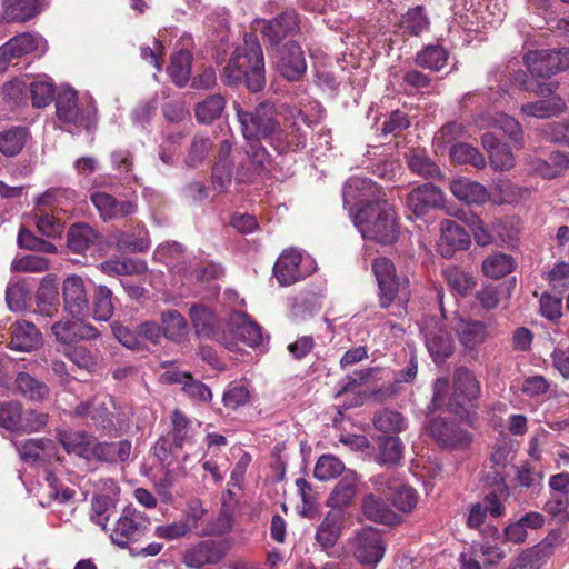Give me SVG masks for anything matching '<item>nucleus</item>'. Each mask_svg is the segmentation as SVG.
I'll list each match as a JSON object with an SVG mask.
<instances>
[{
  "label": "nucleus",
  "instance_id": "obj_1",
  "mask_svg": "<svg viewBox=\"0 0 569 569\" xmlns=\"http://www.w3.org/2000/svg\"><path fill=\"white\" fill-rule=\"evenodd\" d=\"M234 110L246 140L263 139L278 154L303 149L307 144V133L301 130L299 122L307 126L310 122L302 111H297L291 119L286 118L281 127L273 102H260L253 111H244L239 103H234Z\"/></svg>",
  "mask_w": 569,
  "mask_h": 569
},
{
  "label": "nucleus",
  "instance_id": "obj_2",
  "mask_svg": "<svg viewBox=\"0 0 569 569\" xmlns=\"http://www.w3.org/2000/svg\"><path fill=\"white\" fill-rule=\"evenodd\" d=\"M221 80L227 86H237L244 81L251 92L263 89L266 84L264 59L256 36L247 34L243 46L232 52L221 72Z\"/></svg>",
  "mask_w": 569,
  "mask_h": 569
},
{
  "label": "nucleus",
  "instance_id": "obj_3",
  "mask_svg": "<svg viewBox=\"0 0 569 569\" xmlns=\"http://www.w3.org/2000/svg\"><path fill=\"white\" fill-rule=\"evenodd\" d=\"M352 220L366 240L387 246L398 239L399 228L396 212L386 200L362 206L353 214Z\"/></svg>",
  "mask_w": 569,
  "mask_h": 569
},
{
  "label": "nucleus",
  "instance_id": "obj_4",
  "mask_svg": "<svg viewBox=\"0 0 569 569\" xmlns=\"http://www.w3.org/2000/svg\"><path fill=\"white\" fill-rule=\"evenodd\" d=\"M353 558L363 566L375 568L383 558L386 546L378 529L363 527L348 540Z\"/></svg>",
  "mask_w": 569,
  "mask_h": 569
},
{
  "label": "nucleus",
  "instance_id": "obj_5",
  "mask_svg": "<svg viewBox=\"0 0 569 569\" xmlns=\"http://www.w3.org/2000/svg\"><path fill=\"white\" fill-rule=\"evenodd\" d=\"M57 117L64 123L82 127L91 130L97 123V109L93 104L80 107L78 103L77 92L67 89L59 92L56 99Z\"/></svg>",
  "mask_w": 569,
  "mask_h": 569
},
{
  "label": "nucleus",
  "instance_id": "obj_6",
  "mask_svg": "<svg viewBox=\"0 0 569 569\" xmlns=\"http://www.w3.org/2000/svg\"><path fill=\"white\" fill-rule=\"evenodd\" d=\"M148 530L146 517L132 507H126L110 532L112 543L128 548L140 540Z\"/></svg>",
  "mask_w": 569,
  "mask_h": 569
},
{
  "label": "nucleus",
  "instance_id": "obj_7",
  "mask_svg": "<svg viewBox=\"0 0 569 569\" xmlns=\"http://www.w3.org/2000/svg\"><path fill=\"white\" fill-rule=\"evenodd\" d=\"M523 61L533 77L549 78L569 67V49L529 51Z\"/></svg>",
  "mask_w": 569,
  "mask_h": 569
},
{
  "label": "nucleus",
  "instance_id": "obj_8",
  "mask_svg": "<svg viewBox=\"0 0 569 569\" xmlns=\"http://www.w3.org/2000/svg\"><path fill=\"white\" fill-rule=\"evenodd\" d=\"M428 436L443 449H461L469 446L471 436L461 429L453 420L435 417L425 427Z\"/></svg>",
  "mask_w": 569,
  "mask_h": 569
},
{
  "label": "nucleus",
  "instance_id": "obj_9",
  "mask_svg": "<svg viewBox=\"0 0 569 569\" xmlns=\"http://www.w3.org/2000/svg\"><path fill=\"white\" fill-rule=\"evenodd\" d=\"M480 383L467 368H458L453 376V393L449 399L450 412L460 415L480 396Z\"/></svg>",
  "mask_w": 569,
  "mask_h": 569
},
{
  "label": "nucleus",
  "instance_id": "obj_10",
  "mask_svg": "<svg viewBox=\"0 0 569 569\" xmlns=\"http://www.w3.org/2000/svg\"><path fill=\"white\" fill-rule=\"evenodd\" d=\"M51 332L57 342L64 348L81 341H96L101 332L97 327L82 319H64L51 325Z\"/></svg>",
  "mask_w": 569,
  "mask_h": 569
},
{
  "label": "nucleus",
  "instance_id": "obj_11",
  "mask_svg": "<svg viewBox=\"0 0 569 569\" xmlns=\"http://www.w3.org/2000/svg\"><path fill=\"white\" fill-rule=\"evenodd\" d=\"M422 332L426 347L436 363H442L453 353V339L442 322L435 318L428 319Z\"/></svg>",
  "mask_w": 569,
  "mask_h": 569
},
{
  "label": "nucleus",
  "instance_id": "obj_12",
  "mask_svg": "<svg viewBox=\"0 0 569 569\" xmlns=\"http://www.w3.org/2000/svg\"><path fill=\"white\" fill-rule=\"evenodd\" d=\"M228 332L231 336V339L228 338L229 341L239 340L252 348L260 346L263 340L262 328L241 311L230 313ZM232 346L233 343L227 347L231 348Z\"/></svg>",
  "mask_w": 569,
  "mask_h": 569
},
{
  "label": "nucleus",
  "instance_id": "obj_13",
  "mask_svg": "<svg viewBox=\"0 0 569 569\" xmlns=\"http://www.w3.org/2000/svg\"><path fill=\"white\" fill-rule=\"evenodd\" d=\"M506 557L505 550L488 541L476 542L469 552L460 555L461 569H488Z\"/></svg>",
  "mask_w": 569,
  "mask_h": 569
},
{
  "label": "nucleus",
  "instance_id": "obj_14",
  "mask_svg": "<svg viewBox=\"0 0 569 569\" xmlns=\"http://www.w3.org/2000/svg\"><path fill=\"white\" fill-rule=\"evenodd\" d=\"M90 201L104 221L123 219L137 212L138 206L132 200H118L113 196L94 191L90 194Z\"/></svg>",
  "mask_w": 569,
  "mask_h": 569
},
{
  "label": "nucleus",
  "instance_id": "obj_15",
  "mask_svg": "<svg viewBox=\"0 0 569 569\" xmlns=\"http://www.w3.org/2000/svg\"><path fill=\"white\" fill-rule=\"evenodd\" d=\"M345 206H369L380 200L381 190L368 178L352 177L343 186L342 190Z\"/></svg>",
  "mask_w": 569,
  "mask_h": 569
},
{
  "label": "nucleus",
  "instance_id": "obj_16",
  "mask_svg": "<svg viewBox=\"0 0 569 569\" xmlns=\"http://www.w3.org/2000/svg\"><path fill=\"white\" fill-rule=\"evenodd\" d=\"M111 408H114L112 397H94L78 403L73 409V416L78 418H90L97 427L109 429L113 426Z\"/></svg>",
  "mask_w": 569,
  "mask_h": 569
},
{
  "label": "nucleus",
  "instance_id": "obj_17",
  "mask_svg": "<svg viewBox=\"0 0 569 569\" xmlns=\"http://www.w3.org/2000/svg\"><path fill=\"white\" fill-rule=\"evenodd\" d=\"M379 286V302L385 309L392 307L396 316L406 313L407 303L410 300L409 281L407 278H398Z\"/></svg>",
  "mask_w": 569,
  "mask_h": 569
},
{
  "label": "nucleus",
  "instance_id": "obj_18",
  "mask_svg": "<svg viewBox=\"0 0 569 569\" xmlns=\"http://www.w3.org/2000/svg\"><path fill=\"white\" fill-rule=\"evenodd\" d=\"M190 318L198 336L216 339L226 346L232 345V341L228 340L227 333L220 331L219 319L210 308L202 305L192 306Z\"/></svg>",
  "mask_w": 569,
  "mask_h": 569
},
{
  "label": "nucleus",
  "instance_id": "obj_19",
  "mask_svg": "<svg viewBox=\"0 0 569 569\" xmlns=\"http://www.w3.org/2000/svg\"><path fill=\"white\" fill-rule=\"evenodd\" d=\"M443 192L432 183H423L407 196V207L416 217L425 216L429 210L443 206Z\"/></svg>",
  "mask_w": 569,
  "mask_h": 569
},
{
  "label": "nucleus",
  "instance_id": "obj_20",
  "mask_svg": "<svg viewBox=\"0 0 569 569\" xmlns=\"http://www.w3.org/2000/svg\"><path fill=\"white\" fill-rule=\"evenodd\" d=\"M277 68L289 81H297L305 74L307 62L301 47L296 41H288L281 48Z\"/></svg>",
  "mask_w": 569,
  "mask_h": 569
},
{
  "label": "nucleus",
  "instance_id": "obj_21",
  "mask_svg": "<svg viewBox=\"0 0 569 569\" xmlns=\"http://www.w3.org/2000/svg\"><path fill=\"white\" fill-rule=\"evenodd\" d=\"M63 308L72 317L82 316L89 306L84 281L80 276L70 274L62 283Z\"/></svg>",
  "mask_w": 569,
  "mask_h": 569
},
{
  "label": "nucleus",
  "instance_id": "obj_22",
  "mask_svg": "<svg viewBox=\"0 0 569 569\" xmlns=\"http://www.w3.org/2000/svg\"><path fill=\"white\" fill-rule=\"evenodd\" d=\"M233 143L224 139L219 143L218 154L211 168V181L214 189L226 191L232 181L234 162L230 158Z\"/></svg>",
  "mask_w": 569,
  "mask_h": 569
},
{
  "label": "nucleus",
  "instance_id": "obj_23",
  "mask_svg": "<svg viewBox=\"0 0 569 569\" xmlns=\"http://www.w3.org/2000/svg\"><path fill=\"white\" fill-rule=\"evenodd\" d=\"M439 252L445 258H451L458 250H465L470 244V236L453 220L446 219L440 224Z\"/></svg>",
  "mask_w": 569,
  "mask_h": 569
},
{
  "label": "nucleus",
  "instance_id": "obj_24",
  "mask_svg": "<svg viewBox=\"0 0 569 569\" xmlns=\"http://www.w3.org/2000/svg\"><path fill=\"white\" fill-rule=\"evenodd\" d=\"M1 19L7 23H24L34 19L44 9L42 0H2Z\"/></svg>",
  "mask_w": 569,
  "mask_h": 569
},
{
  "label": "nucleus",
  "instance_id": "obj_25",
  "mask_svg": "<svg viewBox=\"0 0 569 569\" xmlns=\"http://www.w3.org/2000/svg\"><path fill=\"white\" fill-rule=\"evenodd\" d=\"M346 518L342 510H329L316 529L315 540L322 550L331 549L341 537Z\"/></svg>",
  "mask_w": 569,
  "mask_h": 569
},
{
  "label": "nucleus",
  "instance_id": "obj_26",
  "mask_svg": "<svg viewBox=\"0 0 569 569\" xmlns=\"http://www.w3.org/2000/svg\"><path fill=\"white\" fill-rule=\"evenodd\" d=\"M299 30L298 14L286 11L268 21L262 29V34L271 46H278L284 38L298 33Z\"/></svg>",
  "mask_w": 569,
  "mask_h": 569
},
{
  "label": "nucleus",
  "instance_id": "obj_27",
  "mask_svg": "<svg viewBox=\"0 0 569 569\" xmlns=\"http://www.w3.org/2000/svg\"><path fill=\"white\" fill-rule=\"evenodd\" d=\"M527 163L530 172L551 180L562 176L569 169V156L562 151H553L548 160L530 158Z\"/></svg>",
  "mask_w": 569,
  "mask_h": 569
},
{
  "label": "nucleus",
  "instance_id": "obj_28",
  "mask_svg": "<svg viewBox=\"0 0 569 569\" xmlns=\"http://www.w3.org/2000/svg\"><path fill=\"white\" fill-rule=\"evenodd\" d=\"M223 553L213 540H203L186 550L183 563L189 568H202L206 565L218 563Z\"/></svg>",
  "mask_w": 569,
  "mask_h": 569
},
{
  "label": "nucleus",
  "instance_id": "obj_29",
  "mask_svg": "<svg viewBox=\"0 0 569 569\" xmlns=\"http://www.w3.org/2000/svg\"><path fill=\"white\" fill-rule=\"evenodd\" d=\"M57 439L68 453L91 460V451L96 440L92 435L80 430H60Z\"/></svg>",
  "mask_w": 569,
  "mask_h": 569
},
{
  "label": "nucleus",
  "instance_id": "obj_30",
  "mask_svg": "<svg viewBox=\"0 0 569 569\" xmlns=\"http://www.w3.org/2000/svg\"><path fill=\"white\" fill-rule=\"evenodd\" d=\"M41 342V333L37 327L26 320L16 321L11 326L10 348L12 350L30 352Z\"/></svg>",
  "mask_w": 569,
  "mask_h": 569
},
{
  "label": "nucleus",
  "instance_id": "obj_31",
  "mask_svg": "<svg viewBox=\"0 0 569 569\" xmlns=\"http://www.w3.org/2000/svg\"><path fill=\"white\" fill-rule=\"evenodd\" d=\"M555 537H547L536 546L522 551L515 560L520 569H540L555 552Z\"/></svg>",
  "mask_w": 569,
  "mask_h": 569
},
{
  "label": "nucleus",
  "instance_id": "obj_32",
  "mask_svg": "<svg viewBox=\"0 0 569 569\" xmlns=\"http://www.w3.org/2000/svg\"><path fill=\"white\" fill-rule=\"evenodd\" d=\"M302 256L296 250L281 253L273 267V273L281 286H289L301 278L300 264Z\"/></svg>",
  "mask_w": 569,
  "mask_h": 569
},
{
  "label": "nucleus",
  "instance_id": "obj_33",
  "mask_svg": "<svg viewBox=\"0 0 569 569\" xmlns=\"http://www.w3.org/2000/svg\"><path fill=\"white\" fill-rule=\"evenodd\" d=\"M358 476L353 471H347L330 492L326 505L331 510H342L351 503L358 489Z\"/></svg>",
  "mask_w": 569,
  "mask_h": 569
},
{
  "label": "nucleus",
  "instance_id": "obj_34",
  "mask_svg": "<svg viewBox=\"0 0 569 569\" xmlns=\"http://www.w3.org/2000/svg\"><path fill=\"white\" fill-rule=\"evenodd\" d=\"M130 453L131 442L129 440L118 442H97L94 440L91 460L96 459L108 463L124 462L129 459Z\"/></svg>",
  "mask_w": 569,
  "mask_h": 569
},
{
  "label": "nucleus",
  "instance_id": "obj_35",
  "mask_svg": "<svg viewBox=\"0 0 569 569\" xmlns=\"http://www.w3.org/2000/svg\"><path fill=\"white\" fill-rule=\"evenodd\" d=\"M362 513L368 520L382 525L390 526L399 521V517L392 511L388 503L373 493L363 497Z\"/></svg>",
  "mask_w": 569,
  "mask_h": 569
},
{
  "label": "nucleus",
  "instance_id": "obj_36",
  "mask_svg": "<svg viewBox=\"0 0 569 569\" xmlns=\"http://www.w3.org/2000/svg\"><path fill=\"white\" fill-rule=\"evenodd\" d=\"M567 109L565 100L559 96H552L548 99H540L523 103L520 107L522 114L527 117L547 119L563 113Z\"/></svg>",
  "mask_w": 569,
  "mask_h": 569
},
{
  "label": "nucleus",
  "instance_id": "obj_37",
  "mask_svg": "<svg viewBox=\"0 0 569 569\" xmlns=\"http://www.w3.org/2000/svg\"><path fill=\"white\" fill-rule=\"evenodd\" d=\"M14 388L18 393L32 402H42L50 393V388L46 382L26 371H20L17 375Z\"/></svg>",
  "mask_w": 569,
  "mask_h": 569
},
{
  "label": "nucleus",
  "instance_id": "obj_38",
  "mask_svg": "<svg viewBox=\"0 0 569 569\" xmlns=\"http://www.w3.org/2000/svg\"><path fill=\"white\" fill-rule=\"evenodd\" d=\"M63 355L77 366V368L90 373L96 372L101 362L100 351L98 349H92L81 343L63 348Z\"/></svg>",
  "mask_w": 569,
  "mask_h": 569
},
{
  "label": "nucleus",
  "instance_id": "obj_39",
  "mask_svg": "<svg viewBox=\"0 0 569 569\" xmlns=\"http://www.w3.org/2000/svg\"><path fill=\"white\" fill-rule=\"evenodd\" d=\"M99 233L88 223H73L67 233V247L74 253L87 251L98 239Z\"/></svg>",
  "mask_w": 569,
  "mask_h": 569
},
{
  "label": "nucleus",
  "instance_id": "obj_40",
  "mask_svg": "<svg viewBox=\"0 0 569 569\" xmlns=\"http://www.w3.org/2000/svg\"><path fill=\"white\" fill-rule=\"evenodd\" d=\"M452 194L468 203H483L489 199L487 188L469 179H455L450 183Z\"/></svg>",
  "mask_w": 569,
  "mask_h": 569
},
{
  "label": "nucleus",
  "instance_id": "obj_41",
  "mask_svg": "<svg viewBox=\"0 0 569 569\" xmlns=\"http://www.w3.org/2000/svg\"><path fill=\"white\" fill-rule=\"evenodd\" d=\"M33 220L37 230L44 237L60 238L63 233V222L46 208H34Z\"/></svg>",
  "mask_w": 569,
  "mask_h": 569
},
{
  "label": "nucleus",
  "instance_id": "obj_42",
  "mask_svg": "<svg viewBox=\"0 0 569 569\" xmlns=\"http://www.w3.org/2000/svg\"><path fill=\"white\" fill-rule=\"evenodd\" d=\"M457 332L460 342L468 349H473L482 343L487 336V327L478 320H461Z\"/></svg>",
  "mask_w": 569,
  "mask_h": 569
},
{
  "label": "nucleus",
  "instance_id": "obj_43",
  "mask_svg": "<svg viewBox=\"0 0 569 569\" xmlns=\"http://www.w3.org/2000/svg\"><path fill=\"white\" fill-rule=\"evenodd\" d=\"M192 56L187 50H180L171 57L168 73L171 80L183 87L190 79Z\"/></svg>",
  "mask_w": 569,
  "mask_h": 569
},
{
  "label": "nucleus",
  "instance_id": "obj_44",
  "mask_svg": "<svg viewBox=\"0 0 569 569\" xmlns=\"http://www.w3.org/2000/svg\"><path fill=\"white\" fill-rule=\"evenodd\" d=\"M213 142L209 136L203 133H196L188 149L187 157L184 159L186 166L190 168H198L207 159L211 151Z\"/></svg>",
  "mask_w": 569,
  "mask_h": 569
},
{
  "label": "nucleus",
  "instance_id": "obj_45",
  "mask_svg": "<svg viewBox=\"0 0 569 569\" xmlns=\"http://www.w3.org/2000/svg\"><path fill=\"white\" fill-rule=\"evenodd\" d=\"M224 108V98L221 94H212L196 106L194 116L200 123L208 124L218 119Z\"/></svg>",
  "mask_w": 569,
  "mask_h": 569
},
{
  "label": "nucleus",
  "instance_id": "obj_46",
  "mask_svg": "<svg viewBox=\"0 0 569 569\" xmlns=\"http://www.w3.org/2000/svg\"><path fill=\"white\" fill-rule=\"evenodd\" d=\"M161 328L166 338L179 341L187 333V321L178 310H166L161 312Z\"/></svg>",
  "mask_w": 569,
  "mask_h": 569
},
{
  "label": "nucleus",
  "instance_id": "obj_47",
  "mask_svg": "<svg viewBox=\"0 0 569 569\" xmlns=\"http://www.w3.org/2000/svg\"><path fill=\"white\" fill-rule=\"evenodd\" d=\"M448 52L441 46H427L416 56V64L431 71L441 70L448 61Z\"/></svg>",
  "mask_w": 569,
  "mask_h": 569
},
{
  "label": "nucleus",
  "instance_id": "obj_48",
  "mask_svg": "<svg viewBox=\"0 0 569 569\" xmlns=\"http://www.w3.org/2000/svg\"><path fill=\"white\" fill-rule=\"evenodd\" d=\"M18 58L30 54L34 51H44L46 40L38 33L24 32L7 41Z\"/></svg>",
  "mask_w": 569,
  "mask_h": 569
},
{
  "label": "nucleus",
  "instance_id": "obj_49",
  "mask_svg": "<svg viewBox=\"0 0 569 569\" xmlns=\"http://www.w3.org/2000/svg\"><path fill=\"white\" fill-rule=\"evenodd\" d=\"M373 425L376 429L383 433H399L407 428L405 417L390 409H383L375 415Z\"/></svg>",
  "mask_w": 569,
  "mask_h": 569
},
{
  "label": "nucleus",
  "instance_id": "obj_50",
  "mask_svg": "<svg viewBox=\"0 0 569 569\" xmlns=\"http://www.w3.org/2000/svg\"><path fill=\"white\" fill-rule=\"evenodd\" d=\"M515 268L512 257L505 253H493L482 262V271L487 277L500 279L510 273Z\"/></svg>",
  "mask_w": 569,
  "mask_h": 569
},
{
  "label": "nucleus",
  "instance_id": "obj_51",
  "mask_svg": "<svg viewBox=\"0 0 569 569\" xmlns=\"http://www.w3.org/2000/svg\"><path fill=\"white\" fill-rule=\"evenodd\" d=\"M443 277L449 288L459 296H467L476 286L473 277L457 267L443 270Z\"/></svg>",
  "mask_w": 569,
  "mask_h": 569
},
{
  "label": "nucleus",
  "instance_id": "obj_52",
  "mask_svg": "<svg viewBox=\"0 0 569 569\" xmlns=\"http://www.w3.org/2000/svg\"><path fill=\"white\" fill-rule=\"evenodd\" d=\"M403 453V446L398 437L379 438V455L376 461L380 465H396Z\"/></svg>",
  "mask_w": 569,
  "mask_h": 569
},
{
  "label": "nucleus",
  "instance_id": "obj_53",
  "mask_svg": "<svg viewBox=\"0 0 569 569\" xmlns=\"http://www.w3.org/2000/svg\"><path fill=\"white\" fill-rule=\"evenodd\" d=\"M114 311L112 291L107 286H98L93 297V318L108 321Z\"/></svg>",
  "mask_w": 569,
  "mask_h": 569
},
{
  "label": "nucleus",
  "instance_id": "obj_54",
  "mask_svg": "<svg viewBox=\"0 0 569 569\" xmlns=\"http://www.w3.org/2000/svg\"><path fill=\"white\" fill-rule=\"evenodd\" d=\"M452 161L460 164H471L478 169L486 167V160L478 149L467 143H457L450 149Z\"/></svg>",
  "mask_w": 569,
  "mask_h": 569
},
{
  "label": "nucleus",
  "instance_id": "obj_55",
  "mask_svg": "<svg viewBox=\"0 0 569 569\" xmlns=\"http://www.w3.org/2000/svg\"><path fill=\"white\" fill-rule=\"evenodd\" d=\"M345 470L343 462L333 455H322L313 470V475L317 479L326 481L333 479L341 475Z\"/></svg>",
  "mask_w": 569,
  "mask_h": 569
},
{
  "label": "nucleus",
  "instance_id": "obj_56",
  "mask_svg": "<svg viewBox=\"0 0 569 569\" xmlns=\"http://www.w3.org/2000/svg\"><path fill=\"white\" fill-rule=\"evenodd\" d=\"M26 141V130L13 128L0 133V152L6 157L18 154Z\"/></svg>",
  "mask_w": 569,
  "mask_h": 569
},
{
  "label": "nucleus",
  "instance_id": "obj_57",
  "mask_svg": "<svg viewBox=\"0 0 569 569\" xmlns=\"http://www.w3.org/2000/svg\"><path fill=\"white\" fill-rule=\"evenodd\" d=\"M32 106L43 108L51 103L54 98V84L50 79H38L29 86Z\"/></svg>",
  "mask_w": 569,
  "mask_h": 569
},
{
  "label": "nucleus",
  "instance_id": "obj_58",
  "mask_svg": "<svg viewBox=\"0 0 569 569\" xmlns=\"http://www.w3.org/2000/svg\"><path fill=\"white\" fill-rule=\"evenodd\" d=\"M401 26L412 36H419L422 31L427 30L429 19L425 13L423 7L417 6L409 9L407 13L402 16Z\"/></svg>",
  "mask_w": 569,
  "mask_h": 569
},
{
  "label": "nucleus",
  "instance_id": "obj_59",
  "mask_svg": "<svg viewBox=\"0 0 569 569\" xmlns=\"http://www.w3.org/2000/svg\"><path fill=\"white\" fill-rule=\"evenodd\" d=\"M22 406L19 401H6L0 403V427L9 430H20Z\"/></svg>",
  "mask_w": 569,
  "mask_h": 569
},
{
  "label": "nucleus",
  "instance_id": "obj_60",
  "mask_svg": "<svg viewBox=\"0 0 569 569\" xmlns=\"http://www.w3.org/2000/svg\"><path fill=\"white\" fill-rule=\"evenodd\" d=\"M496 241L508 247H515L518 241L519 230L512 219H500L492 223Z\"/></svg>",
  "mask_w": 569,
  "mask_h": 569
},
{
  "label": "nucleus",
  "instance_id": "obj_61",
  "mask_svg": "<svg viewBox=\"0 0 569 569\" xmlns=\"http://www.w3.org/2000/svg\"><path fill=\"white\" fill-rule=\"evenodd\" d=\"M51 443V440L44 438L28 439L18 447L20 458L24 462H37L38 460L41 459L46 448L49 447Z\"/></svg>",
  "mask_w": 569,
  "mask_h": 569
},
{
  "label": "nucleus",
  "instance_id": "obj_62",
  "mask_svg": "<svg viewBox=\"0 0 569 569\" xmlns=\"http://www.w3.org/2000/svg\"><path fill=\"white\" fill-rule=\"evenodd\" d=\"M68 198V190L61 188H51L34 199V208H46L47 210L54 212L57 208L63 206Z\"/></svg>",
  "mask_w": 569,
  "mask_h": 569
},
{
  "label": "nucleus",
  "instance_id": "obj_63",
  "mask_svg": "<svg viewBox=\"0 0 569 569\" xmlns=\"http://www.w3.org/2000/svg\"><path fill=\"white\" fill-rule=\"evenodd\" d=\"M250 391L241 383H230L223 393L222 401L227 408L238 409L249 402Z\"/></svg>",
  "mask_w": 569,
  "mask_h": 569
},
{
  "label": "nucleus",
  "instance_id": "obj_64",
  "mask_svg": "<svg viewBox=\"0 0 569 569\" xmlns=\"http://www.w3.org/2000/svg\"><path fill=\"white\" fill-rule=\"evenodd\" d=\"M408 164L413 172L425 178L440 177L439 167L421 152L413 153L410 157Z\"/></svg>",
  "mask_w": 569,
  "mask_h": 569
}]
</instances>
